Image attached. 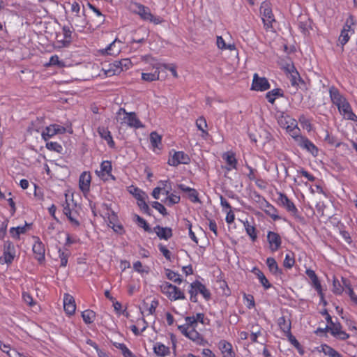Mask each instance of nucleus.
<instances>
[{"mask_svg": "<svg viewBox=\"0 0 357 357\" xmlns=\"http://www.w3.org/2000/svg\"><path fill=\"white\" fill-rule=\"evenodd\" d=\"M243 299L246 307L251 310L255 307V301L254 296L252 294H243Z\"/></svg>", "mask_w": 357, "mask_h": 357, "instance_id": "e2e57ef3", "label": "nucleus"}, {"mask_svg": "<svg viewBox=\"0 0 357 357\" xmlns=\"http://www.w3.org/2000/svg\"><path fill=\"white\" fill-rule=\"evenodd\" d=\"M89 7L94 13L95 16L97 17V20L91 21V23H90L89 25V30L93 31L103 24V22H105V15L100 12V10L98 8H97L93 5L89 3Z\"/></svg>", "mask_w": 357, "mask_h": 357, "instance_id": "cd10ccee", "label": "nucleus"}, {"mask_svg": "<svg viewBox=\"0 0 357 357\" xmlns=\"http://www.w3.org/2000/svg\"><path fill=\"white\" fill-rule=\"evenodd\" d=\"M283 96H284V92L281 89H279V88H276L271 91H269L266 94V99L271 104H274V102L277 98H282Z\"/></svg>", "mask_w": 357, "mask_h": 357, "instance_id": "a18cd8bd", "label": "nucleus"}, {"mask_svg": "<svg viewBox=\"0 0 357 357\" xmlns=\"http://www.w3.org/2000/svg\"><path fill=\"white\" fill-rule=\"evenodd\" d=\"M290 80L291 84L294 86H298L301 81V78L297 70L292 71L291 73L287 75Z\"/></svg>", "mask_w": 357, "mask_h": 357, "instance_id": "13d9d810", "label": "nucleus"}, {"mask_svg": "<svg viewBox=\"0 0 357 357\" xmlns=\"http://www.w3.org/2000/svg\"><path fill=\"white\" fill-rule=\"evenodd\" d=\"M82 317L85 324H91L96 319V312L91 310H86L82 312Z\"/></svg>", "mask_w": 357, "mask_h": 357, "instance_id": "3c124183", "label": "nucleus"}, {"mask_svg": "<svg viewBox=\"0 0 357 357\" xmlns=\"http://www.w3.org/2000/svg\"><path fill=\"white\" fill-rule=\"evenodd\" d=\"M66 132V128L59 124H50L47 126L41 132V137L45 141H47L49 139L53 137L57 134H64Z\"/></svg>", "mask_w": 357, "mask_h": 357, "instance_id": "dca6fc26", "label": "nucleus"}, {"mask_svg": "<svg viewBox=\"0 0 357 357\" xmlns=\"http://www.w3.org/2000/svg\"><path fill=\"white\" fill-rule=\"evenodd\" d=\"M271 88L268 80L264 77H259L257 73L253 75L250 89L255 91H265Z\"/></svg>", "mask_w": 357, "mask_h": 357, "instance_id": "f3484780", "label": "nucleus"}, {"mask_svg": "<svg viewBox=\"0 0 357 357\" xmlns=\"http://www.w3.org/2000/svg\"><path fill=\"white\" fill-rule=\"evenodd\" d=\"M277 324L284 335L291 331V322L290 319H287L284 316H282L278 319Z\"/></svg>", "mask_w": 357, "mask_h": 357, "instance_id": "ea45409f", "label": "nucleus"}, {"mask_svg": "<svg viewBox=\"0 0 357 357\" xmlns=\"http://www.w3.org/2000/svg\"><path fill=\"white\" fill-rule=\"evenodd\" d=\"M222 159L226 162L225 169L230 172L232 169H237L238 160L236 158V153L232 151L225 152L222 155Z\"/></svg>", "mask_w": 357, "mask_h": 357, "instance_id": "393cba45", "label": "nucleus"}, {"mask_svg": "<svg viewBox=\"0 0 357 357\" xmlns=\"http://www.w3.org/2000/svg\"><path fill=\"white\" fill-rule=\"evenodd\" d=\"M337 110L344 119L357 122V115L353 112L351 104L347 101L340 105Z\"/></svg>", "mask_w": 357, "mask_h": 357, "instance_id": "b1692460", "label": "nucleus"}, {"mask_svg": "<svg viewBox=\"0 0 357 357\" xmlns=\"http://www.w3.org/2000/svg\"><path fill=\"white\" fill-rule=\"evenodd\" d=\"M185 321L184 324L178 326V329L181 333L197 345L204 346L207 344L208 341L197 331L199 323L204 326L209 325L210 319L206 317L205 314L198 312L192 316H187L185 317Z\"/></svg>", "mask_w": 357, "mask_h": 357, "instance_id": "f257e3e1", "label": "nucleus"}, {"mask_svg": "<svg viewBox=\"0 0 357 357\" xmlns=\"http://www.w3.org/2000/svg\"><path fill=\"white\" fill-rule=\"evenodd\" d=\"M150 142L153 149L159 148L162 142V137L156 132H152L150 134Z\"/></svg>", "mask_w": 357, "mask_h": 357, "instance_id": "6e6d98bb", "label": "nucleus"}, {"mask_svg": "<svg viewBox=\"0 0 357 357\" xmlns=\"http://www.w3.org/2000/svg\"><path fill=\"white\" fill-rule=\"evenodd\" d=\"M30 224L25 223L22 226L13 227L10 228V236L15 240H20V235L26 234L30 229Z\"/></svg>", "mask_w": 357, "mask_h": 357, "instance_id": "473e14b6", "label": "nucleus"}, {"mask_svg": "<svg viewBox=\"0 0 357 357\" xmlns=\"http://www.w3.org/2000/svg\"><path fill=\"white\" fill-rule=\"evenodd\" d=\"M116 40L112 42L106 48L100 50L102 54L116 56L121 52V47L119 45H116Z\"/></svg>", "mask_w": 357, "mask_h": 357, "instance_id": "c03bdc74", "label": "nucleus"}, {"mask_svg": "<svg viewBox=\"0 0 357 357\" xmlns=\"http://www.w3.org/2000/svg\"><path fill=\"white\" fill-rule=\"evenodd\" d=\"M305 274L310 280L311 286L317 292V294L320 298V301L324 302V303L326 304V301H324V294L321 284V281L318 276L317 275L315 271L312 269L307 268L305 271Z\"/></svg>", "mask_w": 357, "mask_h": 357, "instance_id": "ddd939ff", "label": "nucleus"}, {"mask_svg": "<svg viewBox=\"0 0 357 357\" xmlns=\"http://www.w3.org/2000/svg\"><path fill=\"white\" fill-rule=\"evenodd\" d=\"M261 327L258 324H253L251 326L250 340L252 342H257L258 337L261 335Z\"/></svg>", "mask_w": 357, "mask_h": 357, "instance_id": "603ef678", "label": "nucleus"}, {"mask_svg": "<svg viewBox=\"0 0 357 357\" xmlns=\"http://www.w3.org/2000/svg\"><path fill=\"white\" fill-rule=\"evenodd\" d=\"M298 121L303 128L306 129L308 132L312 130L311 120L307 118L304 114H302L298 118Z\"/></svg>", "mask_w": 357, "mask_h": 357, "instance_id": "69168bd1", "label": "nucleus"}, {"mask_svg": "<svg viewBox=\"0 0 357 357\" xmlns=\"http://www.w3.org/2000/svg\"><path fill=\"white\" fill-rule=\"evenodd\" d=\"M35 241L32 247V250L35 259L39 264H43L45 261V245L38 237H34Z\"/></svg>", "mask_w": 357, "mask_h": 357, "instance_id": "412c9836", "label": "nucleus"}, {"mask_svg": "<svg viewBox=\"0 0 357 357\" xmlns=\"http://www.w3.org/2000/svg\"><path fill=\"white\" fill-rule=\"evenodd\" d=\"M277 195L278 204L284 208L292 215H296L298 212V208L287 195L282 192H277Z\"/></svg>", "mask_w": 357, "mask_h": 357, "instance_id": "4468645a", "label": "nucleus"}, {"mask_svg": "<svg viewBox=\"0 0 357 357\" xmlns=\"http://www.w3.org/2000/svg\"><path fill=\"white\" fill-rule=\"evenodd\" d=\"M69 22L72 26H74L76 30L79 32H84V29L87 28L89 30V25L91 21L86 20L84 9L78 15L69 17Z\"/></svg>", "mask_w": 357, "mask_h": 357, "instance_id": "9b49d317", "label": "nucleus"}, {"mask_svg": "<svg viewBox=\"0 0 357 357\" xmlns=\"http://www.w3.org/2000/svg\"><path fill=\"white\" fill-rule=\"evenodd\" d=\"M160 290L171 301L186 298L183 291L168 282H162L160 285Z\"/></svg>", "mask_w": 357, "mask_h": 357, "instance_id": "423d86ee", "label": "nucleus"}, {"mask_svg": "<svg viewBox=\"0 0 357 357\" xmlns=\"http://www.w3.org/2000/svg\"><path fill=\"white\" fill-rule=\"evenodd\" d=\"M128 191L136 199H140L146 195L145 192L134 185L130 186L128 188Z\"/></svg>", "mask_w": 357, "mask_h": 357, "instance_id": "052dcab7", "label": "nucleus"}, {"mask_svg": "<svg viewBox=\"0 0 357 357\" xmlns=\"http://www.w3.org/2000/svg\"><path fill=\"white\" fill-rule=\"evenodd\" d=\"M112 344L121 351L123 357H137L124 343L114 342Z\"/></svg>", "mask_w": 357, "mask_h": 357, "instance_id": "49530a36", "label": "nucleus"}, {"mask_svg": "<svg viewBox=\"0 0 357 357\" xmlns=\"http://www.w3.org/2000/svg\"><path fill=\"white\" fill-rule=\"evenodd\" d=\"M91 175L89 172H83L79 178V188L83 193H87L90 190Z\"/></svg>", "mask_w": 357, "mask_h": 357, "instance_id": "bb28decb", "label": "nucleus"}, {"mask_svg": "<svg viewBox=\"0 0 357 357\" xmlns=\"http://www.w3.org/2000/svg\"><path fill=\"white\" fill-rule=\"evenodd\" d=\"M264 213L270 216L273 220L276 221L281 219L280 216L278 215V209L270 202L264 200Z\"/></svg>", "mask_w": 357, "mask_h": 357, "instance_id": "4c0bfd02", "label": "nucleus"}, {"mask_svg": "<svg viewBox=\"0 0 357 357\" xmlns=\"http://www.w3.org/2000/svg\"><path fill=\"white\" fill-rule=\"evenodd\" d=\"M153 353L158 357H166L170 355V348L162 342H157L153 344Z\"/></svg>", "mask_w": 357, "mask_h": 357, "instance_id": "72a5a7b5", "label": "nucleus"}, {"mask_svg": "<svg viewBox=\"0 0 357 357\" xmlns=\"http://www.w3.org/2000/svg\"><path fill=\"white\" fill-rule=\"evenodd\" d=\"M344 291V287L339 281V280L336 278H334L333 280V292L334 294L340 296L342 294Z\"/></svg>", "mask_w": 357, "mask_h": 357, "instance_id": "680f3d73", "label": "nucleus"}, {"mask_svg": "<svg viewBox=\"0 0 357 357\" xmlns=\"http://www.w3.org/2000/svg\"><path fill=\"white\" fill-rule=\"evenodd\" d=\"M268 271L274 275H280L282 274V271L278 266L276 260L273 257H268L266 261Z\"/></svg>", "mask_w": 357, "mask_h": 357, "instance_id": "a19ab883", "label": "nucleus"}, {"mask_svg": "<svg viewBox=\"0 0 357 357\" xmlns=\"http://www.w3.org/2000/svg\"><path fill=\"white\" fill-rule=\"evenodd\" d=\"M44 127V119L43 118H36L35 120H33L29 126L27 128V132L30 134H33V132H42Z\"/></svg>", "mask_w": 357, "mask_h": 357, "instance_id": "e433bc0d", "label": "nucleus"}, {"mask_svg": "<svg viewBox=\"0 0 357 357\" xmlns=\"http://www.w3.org/2000/svg\"><path fill=\"white\" fill-rule=\"evenodd\" d=\"M177 187L181 191L188 193V197L192 203H200L199 193L196 189L190 188L182 183L178 184Z\"/></svg>", "mask_w": 357, "mask_h": 357, "instance_id": "2f4dec72", "label": "nucleus"}, {"mask_svg": "<svg viewBox=\"0 0 357 357\" xmlns=\"http://www.w3.org/2000/svg\"><path fill=\"white\" fill-rule=\"evenodd\" d=\"M166 277L168 280L176 283L178 284H181L183 282L181 276L178 273L172 271L170 269H166L165 271Z\"/></svg>", "mask_w": 357, "mask_h": 357, "instance_id": "09e8293b", "label": "nucleus"}, {"mask_svg": "<svg viewBox=\"0 0 357 357\" xmlns=\"http://www.w3.org/2000/svg\"><path fill=\"white\" fill-rule=\"evenodd\" d=\"M196 126L201 131V137L206 139L209 135L207 130L208 125L206 119L204 116H199L196 120Z\"/></svg>", "mask_w": 357, "mask_h": 357, "instance_id": "79ce46f5", "label": "nucleus"}, {"mask_svg": "<svg viewBox=\"0 0 357 357\" xmlns=\"http://www.w3.org/2000/svg\"><path fill=\"white\" fill-rule=\"evenodd\" d=\"M190 162V158L188 154L183 151H172L169 153V157L167 163L170 166L176 167L180 164L187 165Z\"/></svg>", "mask_w": 357, "mask_h": 357, "instance_id": "f8f14e48", "label": "nucleus"}, {"mask_svg": "<svg viewBox=\"0 0 357 357\" xmlns=\"http://www.w3.org/2000/svg\"><path fill=\"white\" fill-rule=\"evenodd\" d=\"M155 71L153 73H142V79L145 82H153L158 80L160 78V66L158 65L153 66Z\"/></svg>", "mask_w": 357, "mask_h": 357, "instance_id": "37998d69", "label": "nucleus"}, {"mask_svg": "<svg viewBox=\"0 0 357 357\" xmlns=\"http://www.w3.org/2000/svg\"><path fill=\"white\" fill-rule=\"evenodd\" d=\"M45 67H50V66H57L59 68H63L66 66L65 63L63 61H61L59 59V57L58 55L54 54L52 55L48 63L45 64Z\"/></svg>", "mask_w": 357, "mask_h": 357, "instance_id": "8fccbe9b", "label": "nucleus"}, {"mask_svg": "<svg viewBox=\"0 0 357 357\" xmlns=\"http://www.w3.org/2000/svg\"><path fill=\"white\" fill-rule=\"evenodd\" d=\"M295 264V256L294 253L293 252H289L287 253L284 257V259L283 261V266L286 268L290 269Z\"/></svg>", "mask_w": 357, "mask_h": 357, "instance_id": "5fc2aeb1", "label": "nucleus"}, {"mask_svg": "<svg viewBox=\"0 0 357 357\" xmlns=\"http://www.w3.org/2000/svg\"><path fill=\"white\" fill-rule=\"evenodd\" d=\"M72 31L68 26H63L62 28L63 38H60L61 36L56 35V42L59 44V47H67L72 41Z\"/></svg>", "mask_w": 357, "mask_h": 357, "instance_id": "a878e982", "label": "nucleus"}, {"mask_svg": "<svg viewBox=\"0 0 357 357\" xmlns=\"http://www.w3.org/2000/svg\"><path fill=\"white\" fill-rule=\"evenodd\" d=\"M252 273L257 276V279L259 280V282H260V284L262 285L265 290H267L272 287V284L266 278L264 273L259 268L254 267L252 270Z\"/></svg>", "mask_w": 357, "mask_h": 357, "instance_id": "f704fd0d", "label": "nucleus"}, {"mask_svg": "<svg viewBox=\"0 0 357 357\" xmlns=\"http://www.w3.org/2000/svg\"><path fill=\"white\" fill-rule=\"evenodd\" d=\"M148 199L147 195L146 196H144L143 197L137 199V206L139 207L141 211L149 215H151V208H149V205L146 203V199Z\"/></svg>", "mask_w": 357, "mask_h": 357, "instance_id": "de8ad7c7", "label": "nucleus"}, {"mask_svg": "<svg viewBox=\"0 0 357 357\" xmlns=\"http://www.w3.org/2000/svg\"><path fill=\"white\" fill-rule=\"evenodd\" d=\"M133 269L135 270V271H136L140 274H144V273L147 274L149 272V266H143L142 262L139 261H137L133 263Z\"/></svg>", "mask_w": 357, "mask_h": 357, "instance_id": "0e129e2a", "label": "nucleus"}, {"mask_svg": "<svg viewBox=\"0 0 357 357\" xmlns=\"http://www.w3.org/2000/svg\"><path fill=\"white\" fill-rule=\"evenodd\" d=\"M317 351L324 353L328 357H343L340 353L327 344H321L317 347Z\"/></svg>", "mask_w": 357, "mask_h": 357, "instance_id": "c9c22d12", "label": "nucleus"}, {"mask_svg": "<svg viewBox=\"0 0 357 357\" xmlns=\"http://www.w3.org/2000/svg\"><path fill=\"white\" fill-rule=\"evenodd\" d=\"M59 258L60 259V266L61 267H66L68 264V258L70 257V252L68 250H63L61 248L58 250Z\"/></svg>", "mask_w": 357, "mask_h": 357, "instance_id": "4d7b16f0", "label": "nucleus"}, {"mask_svg": "<svg viewBox=\"0 0 357 357\" xmlns=\"http://www.w3.org/2000/svg\"><path fill=\"white\" fill-rule=\"evenodd\" d=\"M266 238L268 243V248L272 252H275L280 248L282 245V238L278 233L268 231L267 232Z\"/></svg>", "mask_w": 357, "mask_h": 357, "instance_id": "4be33fe9", "label": "nucleus"}, {"mask_svg": "<svg viewBox=\"0 0 357 357\" xmlns=\"http://www.w3.org/2000/svg\"><path fill=\"white\" fill-rule=\"evenodd\" d=\"M112 165L109 160H103L100 165V169L96 170L97 176L104 182L116 181V177L112 174Z\"/></svg>", "mask_w": 357, "mask_h": 357, "instance_id": "6e6552de", "label": "nucleus"}, {"mask_svg": "<svg viewBox=\"0 0 357 357\" xmlns=\"http://www.w3.org/2000/svg\"><path fill=\"white\" fill-rule=\"evenodd\" d=\"M328 93L331 102L337 108L348 101L347 98L335 86H329Z\"/></svg>", "mask_w": 357, "mask_h": 357, "instance_id": "a211bd4d", "label": "nucleus"}, {"mask_svg": "<svg viewBox=\"0 0 357 357\" xmlns=\"http://www.w3.org/2000/svg\"><path fill=\"white\" fill-rule=\"evenodd\" d=\"M310 24H311V22L309 19H307L305 21L300 20L298 22V28L303 35L306 36V35L309 34L310 29Z\"/></svg>", "mask_w": 357, "mask_h": 357, "instance_id": "bf43d9fd", "label": "nucleus"}, {"mask_svg": "<svg viewBox=\"0 0 357 357\" xmlns=\"http://www.w3.org/2000/svg\"><path fill=\"white\" fill-rule=\"evenodd\" d=\"M260 13L266 30H269L273 27V22H275L274 15L272 12L269 3L264 1L260 6Z\"/></svg>", "mask_w": 357, "mask_h": 357, "instance_id": "1a4fd4ad", "label": "nucleus"}, {"mask_svg": "<svg viewBox=\"0 0 357 357\" xmlns=\"http://www.w3.org/2000/svg\"><path fill=\"white\" fill-rule=\"evenodd\" d=\"M102 211L100 215L107 222V225L111 227L114 232L122 234L124 233V228L123 225L119 222L117 214L112 209L110 205L107 204H102Z\"/></svg>", "mask_w": 357, "mask_h": 357, "instance_id": "7ed1b4c3", "label": "nucleus"}, {"mask_svg": "<svg viewBox=\"0 0 357 357\" xmlns=\"http://www.w3.org/2000/svg\"><path fill=\"white\" fill-rule=\"evenodd\" d=\"M63 308L66 313L68 315H73L75 312L76 305L74 298L68 294H65L63 297Z\"/></svg>", "mask_w": 357, "mask_h": 357, "instance_id": "7c9ffc66", "label": "nucleus"}, {"mask_svg": "<svg viewBox=\"0 0 357 357\" xmlns=\"http://www.w3.org/2000/svg\"><path fill=\"white\" fill-rule=\"evenodd\" d=\"M153 230L160 239L168 240L172 236L171 228L157 225L153 228Z\"/></svg>", "mask_w": 357, "mask_h": 357, "instance_id": "58836bf2", "label": "nucleus"}, {"mask_svg": "<svg viewBox=\"0 0 357 357\" xmlns=\"http://www.w3.org/2000/svg\"><path fill=\"white\" fill-rule=\"evenodd\" d=\"M133 324L130 326V329L136 336L142 334L148 327V322L145 320L144 314L140 312V316L135 321L130 320Z\"/></svg>", "mask_w": 357, "mask_h": 357, "instance_id": "6ab92c4d", "label": "nucleus"}, {"mask_svg": "<svg viewBox=\"0 0 357 357\" xmlns=\"http://www.w3.org/2000/svg\"><path fill=\"white\" fill-rule=\"evenodd\" d=\"M181 200V197L179 195L170 193L166 198V204L168 206H172L174 204H178Z\"/></svg>", "mask_w": 357, "mask_h": 357, "instance_id": "774afa93", "label": "nucleus"}, {"mask_svg": "<svg viewBox=\"0 0 357 357\" xmlns=\"http://www.w3.org/2000/svg\"><path fill=\"white\" fill-rule=\"evenodd\" d=\"M116 121L121 126H126L135 130L144 128L145 126L134 112H127L125 108L120 107L116 114Z\"/></svg>", "mask_w": 357, "mask_h": 357, "instance_id": "f03ea898", "label": "nucleus"}, {"mask_svg": "<svg viewBox=\"0 0 357 357\" xmlns=\"http://www.w3.org/2000/svg\"><path fill=\"white\" fill-rule=\"evenodd\" d=\"M356 24V22L353 15H349L346 20L339 37V42L342 46L346 45L349 42L351 36L354 34L355 31L353 26H355Z\"/></svg>", "mask_w": 357, "mask_h": 357, "instance_id": "0eeeda50", "label": "nucleus"}, {"mask_svg": "<svg viewBox=\"0 0 357 357\" xmlns=\"http://www.w3.org/2000/svg\"><path fill=\"white\" fill-rule=\"evenodd\" d=\"M246 235L252 243H255L258 240L259 230L257 229L256 222L253 218L250 220L245 219L241 220Z\"/></svg>", "mask_w": 357, "mask_h": 357, "instance_id": "9d476101", "label": "nucleus"}, {"mask_svg": "<svg viewBox=\"0 0 357 357\" xmlns=\"http://www.w3.org/2000/svg\"><path fill=\"white\" fill-rule=\"evenodd\" d=\"M324 330L328 331L331 335L337 340H346L350 337V335L343 330L340 322L332 324L331 326H326Z\"/></svg>", "mask_w": 357, "mask_h": 357, "instance_id": "2eb2a0df", "label": "nucleus"}, {"mask_svg": "<svg viewBox=\"0 0 357 357\" xmlns=\"http://www.w3.org/2000/svg\"><path fill=\"white\" fill-rule=\"evenodd\" d=\"M299 139L300 142L297 145L301 149L305 150L314 157H317L319 155V149L307 137L304 136L303 138H300Z\"/></svg>", "mask_w": 357, "mask_h": 357, "instance_id": "5701e85b", "label": "nucleus"}, {"mask_svg": "<svg viewBox=\"0 0 357 357\" xmlns=\"http://www.w3.org/2000/svg\"><path fill=\"white\" fill-rule=\"evenodd\" d=\"M15 255L14 245L12 242L8 241L4 244L3 255L0 257V263L11 264Z\"/></svg>", "mask_w": 357, "mask_h": 357, "instance_id": "aec40b11", "label": "nucleus"}, {"mask_svg": "<svg viewBox=\"0 0 357 357\" xmlns=\"http://www.w3.org/2000/svg\"><path fill=\"white\" fill-rule=\"evenodd\" d=\"M218 348L223 357H236L232 344L227 340H220L218 343Z\"/></svg>", "mask_w": 357, "mask_h": 357, "instance_id": "c756f323", "label": "nucleus"}, {"mask_svg": "<svg viewBox=\"0 0 357 357\" xmlns=\"http://www.w3.org/2000/svg\"><path fill=\"white\" fill-rule=\"evenodd\" d=\"M188 293L190 294V301L192 303L198 301V295L200 294L208 301L211 298L210 290L206 287L205 284L199 280H195L189 285Z\"/></svg>", "mask_w": 357, "mask_h": 357, "instance_id": "20e7f679", "label": "nucleus"}, {"mask_svg": "<svg viewBox=\"0 0 357 357\" xmlns=\"http://www.w3.org/2000/svg\"><path fill=\"white\" fill-rule=\"evenodd\" d=\"M130 9L132 13L138 15L140 18L144 21H149L154 24H160L162 22V20L160 17L154 16L147 6L137 2L130 3Z\"/></svg>", "mask_w": 357, "mask_h": 357, "instance_id": "39448f33", "label": "nucleus"}, {"mask_svg": "<svg viewBox=\"0 0 357 357\" xmlns=\"http://www.w3.org/2000/svg\"><path fill=\"white\" fill-rule=\"evenodd\" d=\"M66 217L73 227H78L80 225V222L78 219L79 213L75 208L72 210V211H70V215H67Z\"/></svg>", "mask_w": 357, "mask_h": 357, "instance_id": "864d4df0", "label": "nucleus"}, {"mask_svg": "<svg viewBox=\"0 0 357 357\" xmlns=\"http://www.w3.org/2000/svg\"><path fill=\"white\" fill-rule=\"evenodd\" d=\"M97 132L100 137H101V139H104L107 142L109 148L115 149L116 144L113 139L112 133L109 130L108 128L105 126H99L97 128Z\"/></svg>", "mask_w": 357, "mask_h": 357, "instance_id": "c85d7f7f", "label": "nucleus"}, {"mask_svg": "<svg viewBox=\"0 0 357 357\" xmlns=\"http://www.w3.org/2000/svg\"><path fill=\"white\" fill-rule=\"evenodd\" d=\"M288 133L294 139L296 144L300 142L299 139L304 137L303 135H301V130L298 126H294V129L290 130Z\"/></svg>", "mask_w": 357, "mask_h": 357, "instance_id": "338daca9", "label": "nucleus"}]
</instances>
